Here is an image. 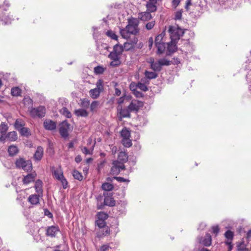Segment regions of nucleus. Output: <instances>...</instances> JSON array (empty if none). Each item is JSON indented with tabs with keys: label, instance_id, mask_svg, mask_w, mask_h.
<instances>
[{
	"label": "nucleus",
	"instance_id": "6e6552de",
	"mask_svg": "<svg viewBox=\"0 0 251 251\" xmlns=\"http://www.w3.org/2000/svg\"><path fill=\"white\" fill-rule=\"evenodd\" d=\"M120 55L114 51H111L108 55V57L112 61L110 63V66L112 67H117L119 66L121 62L120 61Z\"/></svg>",
	"mask_w": 251,
	"mask_h": 251
},
{
	"label": "nucleus",
	"instance_id": "7c9ffc66",
	"mask_svg": "<svg viewBox=\"0 0 251 251\" xmlns=\"http://www.w3.org/2000/svg\"><path fill=\"white\" fill-rule=\"evenodd\" d=\"M156 48L157 49V54H162L165 51V49L166 48L165 43L164 42L157 44L155 45Z\"/></svg>",
	"mask_w": 251,
	"mask_h": 251
},
{
	"label": "nucleus",
	"instance_id": "b1692460",
	"mask_svg": "<svg viewBox=\"0 0 251 251\" xmlns=\"http://www.w3.org/2000/svg\"><path fill=\"white\" fill-rule=\"evenodd\" d=\"M6 137L9 141H15L18 138V135L16 131H11L7 133Z\"/></svg>",
	"mask_w": 251,
	"mask_h": 251
},
{
	"label": "nucleus",
	"instance_id": "58836bf2",
	"mask_svg": "<svg viewBox=\"0 0 251 251\" xmlns=\"http://www.w3.org/2000/svg\"><path fill=\"white\" fill-rule=\"evenodd\" d=\"M8 126L7 124L2 122L0 125V133L5 134L8 130Z\"/></svg>",
	"mask_w": 251,
	"mask_h": 251
},
{
	"label": "nucleus",
	"instance_id": "423d86ee",
	"mask_svg": "<svg viewBox=\"0 0 251 251\" xmlns=\"http://www.w3.org/2000/svg\"><path fill=\"white\" fill-rule=\"evenodd\" d=\"M70 125L65 120L59 124V132L62 137L66 138L69 136Z\"/></svg>",
	"mask_w": 251,
	"mask_h": 251
},
{
	"label": "nucleus",
	"instance_id": "473e14b6",
	"mask_svg": "<svg viewBox=\"0 0 251 251\" xmlns=\"http://www.w3.org/2000/svg\"><path fill=\"white\" fill-rule=\"evenodd\" d=\"M130 110L127 108L121 109L120 113L123 118H129L130 117Z\"/></svg>",
	"mask_w": 251,
	"mask_h": 251
},
{
	"label": "nucleus",
	"instance_id": "6ab92c4d",
	"mask_svg": "<svg viewBox=\"0 0 251 251\" xmlns=\"http://www.w3.org/2000/svg\"><path fill=\"white\" fill-rule=\"evenodd\" d=\"M43 182L40 179L36 180L35 182V189L36 192L40 196H43Z\"/></svg>",
	"mask_w": 251,
	"mask_h": 251
},
{
	"label": "nucleus",
	"instance_id": "4468645a",
	"mask_svg": "<svg viewBox=\"0 0 251 251\" xmlns=\"http://www.w3.org/2000/svg\"><path fill=\"white\" fill-rule=\"evenodd\" d=\"M44 128L48 130H53L56 128V123L50 120H46L43 123Z\"/></svg>",
	"mask_w": 251,
	"mask_h": 251
},
{
	"label": "nucleus",
	"instance_id": "49530a36",
	"mask_svg": "<svg viewBox=\"0 0 251 251\" xmlns=\"http://www.w3.org/2000/svg\"><path fill=\"white\" fill-rule=\"evenodd\" d=\"M106 35L113 40H117L118 39L117 35L115 34V32L112 30H108L106 32Z\"/></svg>",
	"mask_w": 251,
	"mask_h": 251
},
{
	"label": "nucleus",
	"instance_id": "37998d69",
	"mask_svg": "<svg viewBox=\"0 0 251 251\" xmlns=\"http://www.w3.org/2000/svg\"><path fill=\"white\" fill-rule=\"evenodd\" d=\"M73 176L74 177L79 181L83 179V176L77 170H74L73 172Z\"/></svg>",
	"mask_w": 251,
	"mask_h": 251
},
{
	"label": "nucleus",
	"instance_id": "864d4df0",
	"mask_svg": "<svg viewBox=\"0 0 251 251\" xmlns=\"http://www.w3.org/2000/svg\"><path fill=\"white\" fill-rule=\"evenodd\" d=\"M237 250L239 251H249V250L244 246L243 242L237 245Z\"/></svg>",
	"mask_w": 251,
	"mask_h": 251
},
{
	"label": "nucleus",
	"instance_id": "a211bd4d",
	"mask_svg": "<svg viewBox=\"0 0 251 251\" xmlns=\"http://www.w3.org/2000/svg\"><path fill=\"white\" fill-rule=\"evenodd\" d=\"M36 175L34 173L28 174L25 176L23 180V183L25 184L30 183L34 181Z\"/></svg>",
	"mask_w": 251,
	"mask_h": 251
},
{
	"label": "nucleus",
	"instance_id": "de8ad7c7",
	"mask_svg": "<svg viewBox=\"0 0 251 251\" xmlns=\"http://www.w3.org/2000/svg\"><path fill=\"white\" fill-rule=\"evenodd\" d=\"M60 111L62 114L65 116L67 118H69L71 117V113L66 107H63Z\"/></svg>",
	"mask_w": 251,
	"mask_h": 251
},
{
	"label": "nucleus",
	"instance_id": "f3484780",
	"mask_svg": "<svg viewBox=\"0 0 251 251\" xmlns=\"http://www.w3.org/2000/svg\"><path fill=\"white\" fill-rule=\"evenodd\" d=\"M138 17V19L143 21H148L152 18L151 15L148 11L139 13Z\"/></svg>",
	"mask_w": 251,
	"mask_h": 251
},
{
	"label": "nucleus",
	"instance_id": "0e129e2a",
	"mask_svg": "<svg viewBox=\"0 0 251 251\" xmlns=\"http://www.w3.org/2000/svg\"><path fill=\"white\" fill-rule=\"evenodd\" d=\"M180 0H173L172 1V5L175 7L176 8L180 3Z\"/></svg>",
	"mask_w": 251,
	"mask_h": 251
},
{
	"label": "nucleus",
	"instance_id": "dca6fc26",
	"mask_svg": "<svg viewBox=\"0 0 251 251\" xmlns=\"http://www.w3.org/2000/svg\"><path fill=\"white\" fill-rule=\"evenodd\" d=\"M43 196H40L39 194H32L29 196L28 198V201L32 205H37L39 203V198H42Z\"/></svg>",
	"mask_w": 251,
	"mask_h": 251
},
{
	"label": "nucleus",
	"instance_id": "2eb2a0df",
	"mask_svg": "<svg viewBox=\"0 0 251 251\" xmlns=\"http://www.w3.org/2000/svg\"><path fill=\"white\" fill-rule=\"evenodd\" d=\"M105 196L104 200V205H107L109 206H114L116 204V201L114 200V198L112 197V195H107L106 196V194H103Z\"/></svg>",
	"mask_w": 251,
	"mask_h": 251
},
{
	"label": "nucleus",
	"instance_id": "f704fd0d",
	"mask_svg": "<svg viewBox=\"0 0 251 251\" xmlns=\"http://www.w3.org/2000/svg\"><path fill=\"white\" fill-rule=\"evenodd\" d=\"M123 51H124V48H123V47L121 45L117 44V45H115L113 47V51H114L115 53H117L120 56L122 54V52Z\"/></svg>",
	"mask_w": 251,
	"mask_h": 251
},
{
	"label": "nucleus",
	"instance_id": "a18cd8bd",
	"mask_svg": "<svg viewBox=\"0 0 251 251\" xmlns=\"http://www.w3.org/2000/svg\"><path fill=\"white\" fill-rule=\"evenodd\" d=\"M98 219L105 221L108 217V215L104 212H99L97 214Z\"/></svg>",
	"mask_w": 251,
	"mask_h": 251
},
{
	"label": "nucleus",
	"instance_id": "c03bdc74",
	"mask_svg": "<svg viewBox=\"0 0 251 251\" xmlns=\"http://www.w3.org/2000/svg\"><path fill=\"white\" fill-rule=\"evenodd\" d=\"M103 82L102 79H99L96 83L97 87L95 88L101 92H102L104 90Z\"/></svg>",
	"mask_w": 251,
	"mask_h": 251
},
{
	"label": "nucleus",
	"instance_id": "09e8293b",
	"mask_svg": "<svg viewBox=\"0 0 251 251\" xmlns=\"http://www.w3.org/2000/svg\"><path fill=\"white\" fill-rule=\"evenodd\" d=\"M159 62L160 64L161 67L162 66H169L171 64V61L165 58L159 59Z\"/></svg>",
	"mask_w": 251,
	"mask_h": 251
},
{
	"label": "nucleus",
	"instance_id": "e2e57ef3",
	"mask_svg": "<svg viewBox=\"0 0 251 251\" xmlns=\"http://www.w3.org/2000/svg\"><path fill=\"white\" fill-rule=\"evenodd\" d=\"M182 17V13L180 11H177L175 15L176 20H180Z\"/></svg>",
	"mask_w": 251,
	"mask_h": 251
},
{
	"label": "nucleus",
	"instance_id": "9d476101",
	"mask_svg": "<svg viewBox=\"0 0 251 251\" xmlns=\"http://www.w3.org/2000/svg\"><path fill=\"white\" fill-rule=\"evenodd\" d=\"M52 176L54 178L57 180L61 179L64 177L63 172L61 167L59 166L57 168H52Z\"/></svg>",
	"mask_w": 251,
	"mask_h": 251
},
{
	"label": "nucleus",
	"instance_id": "603ef678",
	"mask_svg": "<svg viewBox=\"0 0 251 251\" xmlns=\"http://www.w3.org/2000/svg\"><path fill=\"white\" fill-rule=\"evenodd\" d=\"M96 223L99 228L103 227V226H106L105 221L102 220H100L99 219H98L96 220Z\"/></svg>",
	"mask_w": 251,
	"mask_h": 251
},
{
	"label": "nucleus",
	"instance_id": "393cba45",
	"mask_svg": "<svg viewBox=\"0 0 251 251\" xmlns=\"http://www.w3.org/2000/svg\"><path fill=\"white\" fill-rule=\"evenodd\" d=\"M19 149L16 146L11 145L8 147V152L11 156L16 155L19 152Z\"/></svg>",
	"mask_w": 251,
	"mask_h": 251
},
{
	"label": "nucleus",
	"instance_id": "39448f33",
	"mask_svg": "<svg viewBox=\"0 0 251 251\" xmlns=\"http://www.w3.org/2000/svg\"><path fill=\"white\" fill-rule=\"evenodd\" d=\"M125 169V166L122 162L119 160H114L112 162L110 173L114 175H118L121 170Z\"/></svg>",
	"mask_w": 251,
	"mask_h": 251
},
{
	"label": "nucleus",
	"instance_id": "4be33fe9",
	"mask_svg": "<svg viewBox=\"0 0 251 251\" xmlns=\"http://www.w3.org/2000/svg\"><path fill=\"white\" fill-rule=\"evenodd\" d=\"M128 155L125 151H120L118 155V160L124 164L128 160Z\"/></svg>",
	"mask_w": 251,
	"mask_h": 251
},
{
	"label": "nucleus",
	"instance_id": "20e7f679",
	"mask_svg": "<svg viewBox=\"0 0 251 251\" xmlns=\"http://www.w3.org/2000/svg\"><path fill=\"white\" fill-rule=\"evenodd\" d=\"M16 168L22 169L27 172L30 171L32 170V164L29 160H25L24 158L20 157L15 161Z\"/></svg>",
	"mask_w": 251,
	"mask_h": 251
},
{
	"label": "nucleus",
	"instance_id": "69168bd1",
	"mask_svg": "<svg viewBox=\"0 0 251 251\" xmlns=\"http://www.w3.org/2000/svg\"><path fill=\"white\" fill-rule=\"evenodd\" d=\"M148 43H149V49H151V48H152V45H153V38L152 37H150L149 39V41H148Z\"/></svg>",
	"mask_w": 251,
	"mask_h": 251
},
{
	"label": "nucleus",
	"instance_id": "ddd939ff",
	"mask_svg": "<svg viewBox=\"0 0 251 251\" xmlns=\"http://www.w3.org/2000/svg\"><path fill=\"white\" fill-rule=\"evenodd\" d=\"M138 39L136 37H134L130 42H127L124 43L123 48L126 50H129L134 47L137 44Z\"/></svg>",
	"mask_w": 251,
	"mask_h": 251
},
{
	"label": "nucleus",
	"instance_id": "aec40b11",
	"mask_svg": "<svg viewBox=\"0 0 251 251\" xmlns=\"http://www.w3.org/2000/svg\"><path fill=\"white\" fill-rule=\"evenodd\" d=\"M212 238L210 234L207 233L204 236V238L200 241V243L202 244L204 246L208 247L211 245Z\"/></svg>",
	"mask_w": 251,
	"mask_h": 251
},
{
	"label": "nucleus",
	"instance_id": "bf43d9fd",
	"mask_svg": "<svg viewBox=\"0 0 251 251\" xmlns=\"http://www.w3.org/2000/svg\"><path fill=\"white\" fill-rule=\"evenodd\" d=\"M212 232L215 234V236L218 234L220 228L218 226H215L212 227Z\"/></svg>",
	"mask_w": 251,
	"mask_h": 251
},
{
	"label": "nucleus",
	"instance_id": "774afa93",
	"mask_svg": "<svg viewBox=\"0 0 251 251\" xmlns=\"http://www.w3.org/2000/svg\"><path fill=\"white\" fill-rule=\"evenodd\" d=\"M75 161L76 162V163H79L82 160V158L81 157V156L80 155H77L75 157Z\"/></svg>",
	"mask_w": 251,
	"mask_h": 251
},
{
	"label": "nucleus",
	"instance_id": "6e6d98bb",
	"mask_svg": "<svg viewBox=\"0 0 251 251\" xmlns=\"http://www.w3.org/2000/svg\"><path fill=\"white\" fill-rule=\"evenodd\" d=\"M60 181H61L63 188L64 189H66L68 187V182L65 177H63L61 179H59Z\"/></svg>",
	"mask_w": 251,
	"mask_h": 251
},
{
	"label": "nucleus",
	"instance_id": "bb28decb",
	"mask_svg": "<svg viewBox=\"0 0 251 251\" xmlns=\"http://www.w3.org/2000/svg\"><path fill=\"white\" fill-rule=\"evenodd\" d=\"M151 68L154 71H160L161 70L160 64L159 62H155L153 59H151L150 61Z\"/></svg>",
	"mask_w": 251,
	"mask_h": 251
},
{
	"label": "nucleus",
	"instance_id": "412c9836",
	"mask_svg": "<svg viewBox=\"0 0 251 251\" xmlns=\"http://www.w3.org/2000/svg\"><path fill=\"white\" fill-rule=\"evenodd\" d=\"M43 155V149L41 146L37 148L36 151L34 155V158L36 160H40Z\"/></svg>",
	"mask_w": 251,
	"mask_h": 251
},
{
	"label": "nucleus",
	"instance_id": "0eeeda50",
	"mask_svg": "<svg viewBox=\"0 0 251 251\" xmlns=\"http://www.w3.org/2000/svg\"><path fill=\"white\" fill-rule=\"evenodd\" d=\"M31 116L33 117L42 118L45 116L46 108L44 106H40L37 108H32L30 112Z\"/></svg>",
	"mask_w": 251,
	"mask_h": 251
},
{
	"label": "nucleus",
	"instance_id": "79ce46f5",
	"mask_svg": "<svg viewBox=\"0 0 251 251\" xmlns=\"http://www.w3.org/2000/svg\"><path fill=\"white\" fill-rule=\"evenodd\" d=\"M105 68L101 66H98L94 68V71L95 74L100 75L102 74L104 72Z\"/></svg>",
	"mask_w": 251,
	"mask_h": 251
},
{
	"label": "nucleus",
	"instance_id": "c85d7f7f",
	"mask_svg": "<svg viewBox=\"0 0 251 251\" xmlns=\"http://www.w3.org/2000/svg\"><path fill=\"white\" fill-rule=\"evenodd\" d=\"M100 93V91L96 88L91 89L89 91L90 96L94 99H97L99 97Z\"/></svg>",
	"mask_w": 251,
	"mask_h": 251
},
{
	"label": "nucleus",
	"instance_id": "3c124183",
	"mask_svg": "<svg viewBox=\"0 0 251 251\" xmlns=\"http://www.w3.org/2000/svg\"><path fill=\"white\" fill-rule=\"evenodd\" d=\"M164 34L161 33L158 35H157L155 40V44L156 45L157 44L163 43V38Z\"/></svg>",
	"mask_w": 251,
	"mask_h": 251
},
{
	"label": "nucleus",
	"instance_id": "2f4dec72",
	"mask_svg": "<svg viewBox=\"0 0 251 251\" xmlns=\"http://www.w3.org/2000/svg\"><path fill=\"white\" fill-rule=\"evenodd\" d=\"M79 104L80 106L86 109L88 108L90 105V100L87 99H81Z\"/></svg>",
	"mask_w": 251,
	"mask_h": 251
},
{
	"label": "nucleus",
	"instance_id": "f257e3e1",
	"mask_svg": "<svg viewBox=\"0 0 251 251\" xmlns=\"http://www.w3.org/2000/svg\"><path fill=\"white\" fill-rule=\"evenodd\" d=\"M125 28L120 30L121 35L125 39L129 38L131 34L136 35L140 31L139 21L138 19L133 17L129 18Z\"/></svg>",
	"mask_w": 251,
	"mask_h": 251
},
{
	"label": "nucleus",
	"instance_id": "a19ab883",
	"mask_svg": "<svg viewBox=\"0 0 251 251\" xmlns=\"http://www.w3.org/2000/svg\"><path fill=\"white\" fill-rule=\"evenodd\" d=\"M19 131L22 136L27 137L30 135L29 129L27 127L23 126Z\"/></svg>",
	"mask_w": 251,
	"mask_h": 251
},
{
	"label": "nucleus",
	"instance_id": "e433bc0d",
	"mask_svg": "<svg viewBox=\"0 0 251 251\" xmlns=\"http://www.w3.org/2000/svg\"><path fill=\"white\" fill-rule=\"evenodd\" d=\"M21 93L22 90L18 87H15L11 89V94L13 96L18 97L21 96Z\"/></svg>",
	"mask_w": 251,
	"mask_h": 251
},
{
	"label": "nucleus",
	"instance_id": "9b49d317",
	"mask_svg": "<svg viewBox=\"0 0 251 251\" xmlns=\"http://www.w3.org/2000/svg\"><path fill=\"white\" fill-rule=\"evenodd\" d=\"M99 231L97 233V237L98 238H102L110 235V229L109 226H106L100 228Z\"/></svg>",
	"mask_w": 251,
	"mask_h": 251
},
{
	"label": "nucleus",
	"instance_id": "1a4fd4ad",
	"mask_svg": "<svg viewBox=\"0 0 251 251\" xmlns=\"http://www.w3.org/2000/svg\"><path fill=\"white\" fill-rule=\"evenodd\" d=\"M143 102L138 100H133L128 106V108L130 112L138 111L140 107L143 106Z\"/></svg>",
	"mask_w": 251,
	"mask_h": 251
},
{
	"label": "nucleus",
	"instance_id": "4d7b16f0",
	"mask_svg": "<svg viewBox=\"0 0 251 251\" xmlns=\"http://www.w3.org/2000/svg\"><path fill=\"white\" fill-rule=\"evenodd\" d=\"M155 25V21H152L148 23L146 25V27L148 30L151 29Z\"/></svg>",
	"mask_w": 251,
	"mask_h": 251
},
{
	"label": "nucleus",
	"instance_id": "338daca9",
	"mask_svg": "<svg viewBox=\"0 0 251 251\" xmlns=\"http://www.w3.org/2000/svg\"><path fill=\"white\" fill-rule=\"evenodd\" d=\"M111 152L113 154H115L117 152V147L115 146H113V145L111 146Z\"/></svg>",
	"mask_w": 251,
	"mask_h": 251
},
{
	"label": "nucleus",
	"instance_id": "f8f14e48",
	"mask_svg": "<svg viewBox=\"0 0 251 251\" xmlns=\"http://www.w3.org/2000/svg\"><path fill=\"white\" fill-rule=\"evenodd\" d=\"M59 231L57 226H50L47 228L46 234L47 236L55 237L57 233Z\"/></svg>",
	"mask_w": 251,
	"mask_h": 251
},
{
	"label": "nucleus",
	"instance_id": "cd10ccee",
	"mask_svg": "<svg viewBox=\"0 0 251 251\" xmlns=\"http://www.w3.org/2000/svg\"><path fill=\"white\" fill-rule=\"evenodd\" d=\"M157 2H153L152 1H149L147 3L146 7L147 10L150 13L154 12L157 9L156 4Z\"/></svg>",
	"mask_w": 251,
	"mask_h": 251
},
{
	"label": "nucleus",
	"instance_id": "7ed1b4c3",
	"mask_svg": "<svg viewBox=\"0 0 251 251\" xmlns=\"http://www.w3.org/2000/svg\"><path fill=\"white\" fill-rule=\"evenodd\" d=\"M168 32L172 41L178 40L184 33L182 29L179 27L173 25L169 26Z\"/></svg>",
	"mask_w": 251,
	"mask_h": 251
},
{
	"label": "nucleus",
	"instance_id": "c9c22d12",
	"mask_svg": "<svg viewBox=\"0 0 251 251\" xmlns=\"http://www.w3.org/2000/svg\"><path fill=\"white\" fill-rule=\"evenodd\" d=\"M145 76L149 79L156 78L157 77V74L154 72L145 71L144 73Z\"/></svg>",
	"mask_w": 251,
	"mask_h": 251
},
{
	"label": "nucleus",
	"instance_id": "a878e982",
	"mask_svg": "<svg viewBox=\"0 0 251 251\" xmlns=\"http://www.w3.org/2000/svg\"><path fill=\"white\" fill-rule=\"evenodd\" d=\"M75 115L77 117H87L88 116V112L87 111L84 109H78L75 110Z\"/></svg>",
	"mask_w": 251,
	"mask_h": 251
},
{
	"label": "nucleus",
	"instance_id": "72a5a7b5",
	"mask_svg": "<svg viewBox=\"0 0 251 251\" xmlns=\"http://www.w3.org/2000/svg\"><path fill=\"white\" fill-rule=\"evenodd\" d=\"M100 105V102L98 101L95 100L90 105V110L92 112H96Z\"/></svg>",
	"mask_w": 251,
	"mask_h": 251
},
{
	"label": "nucleus",
	"instance_id": "c756f323",
	"mask_svg": "<svg viewBox=\"0 0 251 251\" xmlns=\"http://www.w3.org/2000/svg\"><path fill=\"white\" fill-rule=\"evenodd\" d=\"M25 126V122L22 119H17L14 123V127L19 131Z\"/></svg>",
	"mask_w": 251,
	"mask_h": 251
},
{
	"label": "nucleus",
	"instance_id": "ea45409f",
	"mask_svg": "<svg viewBox=\"0 0 251 251\" xmlns=\"http://www.w3.org/2000/svg\"><path fill=\"white\" fill-rule=\"evenodd\" d=\"M225 236L227 239V241L232 242L234 236V233L231 230H228L225 232Z\"/></svg>",
	"mask_w": 251,
	"mask_h": 251
},
{
	"label": "nucleus",
	"instance_id": "4c0bfd02",
	"mask_svg": "<svg viewBox=\"0 0 251 251\" xmlns=\"http://www.w3.org/2000/svg\"><path fill=\"white\" fill-rule=\"evenodd\" d=\"M101 188L104 191H109L113 189L114 186L112 184L110 183L105 182L102 184Z\"/></svg>",
	"mask_w": 251,
	"mask_h": 251
},
{
	"label": "nucleus",
	"instance_id": "8fccbe9b",
	"mask_svg": "<svg viewBox=\"0 0 251 251\" xmlns=\"http://www.w3.org/2000/svg\"><path fill=\"white\" fill-rule=\"evenodd\" d=\"M136 87L144 92H146L148 90L147 86L145 84L141 82H138L136 85Z\"/></svg>",
	"mask_w": 251,
	"mask_h": 251
},
{
	"label": "nucleus",
	"instance_id": "13d9d810",
	"mask_svg": "<svg viewBox=\"0 0 251 251\" xmlns=\"http://www.w3.org/2000/svg\"><path fill=\"white\" fill-rule=\"evenodd\" d=\"M113 178L120 182L129 181L128 179H125V178L120 176H114Z\"/></svg>",
	"mask_w": 251,
	"mask_h": 251
},
{
	"label": "nucleus",
	"instance_id": "680f3d73",
	"mask_svg": "<svg viewBox=\"0 0 251 251\" xmlns=\"http://www.w3.org/2000/svg\"><path fill=\"white\" fill-rule=\"evenodd\" d=\"M225 244L228 246V251H231L233 246L232 245V242L226 241L225 242Z\"/></svg>",
	"mask_w": 251,
	"mask_h": 251
},
{
	"label": "nucleus",
	"instance_id": "f03ea898",
	"mask_svg": "<svg viewBox=\"0 0 251 251\" xmlns=\"http://www.w3.org/2000/svg\"><path fill=\"white\" fill-rule=\"evenodd\" d=\"M122 137L121 142L123 145L126 148H129L132 145L131 138L130 130L126 127H124L120 131Z\"/></svg>",
	"mask_w": 251,
	"mask_h": 251
},
{
	"label": "nucleus",
	"instance_id": "5701e85b",
	"mask_svg": "<svg viewBox=\"0 0 251 251\" xmlns=\"http://www.w3.org/2000/svg\"><path fill=\"white\" fill-rule=\"evenodd\" d=\"M167 50L169 54H172L176 50V41L171 40V42L168 44Z\"/></svg>",
	"mask_w": 251,
	"mask_h": 251
},
{
	"label": "nucleus",
	"instance_id": "052dcab7",
	"mask_svg": "<svg viewBox=\"0 0 251 251\" xmlns=\"http://www.w3.org/2000/svg\"><path fill=\"white\" fill-rule=\"evenodd\" d=\"M82 152L85 154H92L90 151L86 147H84L81 149Z\"/></svg>",
	"mask_w": 251,
	"mask_h": 251
},
{
	"label": "nucleus",
	"instance_id": "5fc2aeb1",
	"mask_svg": "<svg viewBox=\"0 0 251 251\" xmlns=\"http://www.w3.org/2000/svg\"><path fill=\"white\" fill-rule=\"evenodd\" d=\"M110 249H111V248L110 247L109 244H106L102 245L100 247L99 251H109Z\"/></svg>",
	"mask_w": 251,
	"mask_h": 251
}]
</instances>
